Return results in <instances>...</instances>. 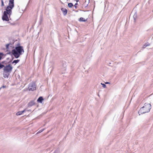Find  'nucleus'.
Instances as JSON below:
<instances>
[{"label": "nucleus", "mask_w": 153, "mask_h": 153, "mask_svg": "<svg viewBox=\"0 0 153 153\" xmlns=\"http://www.w3.org/2000/svg\"><path fill=\"white\" fill-rule=\"evenodd\" d=\"M101 84L102 85V86L104 88H105L106 87V85L105 84L102 83H101Z\"/></svg>", "instance_id": "4be33fe9"}, {"label": "nucleus", "mask_w": 153, "mask_h": 153, "mask_svg": "<svg viewBox=\"0 0 153 153\" xmlns=\"http://www.w3.org/2000/svg\"><path fill=\"white\" fill-rule=\"evenodd\" d=\"M62 3L63 4L64 2H65L67 0H60Z\"/></svg>", "instance_id": "412c9836"}, {"label": "nucleus", "mask_w": 153, "mask_h": 153, "mask_svg": "<svg viewBox=\"0 0 153 153\" xmlns=\"http://www.w3.org/2000/svg\"><path fill=\"white\" fill-rule=\"evenodd\" d=\"M150 45L149 43H146L144 45H143V48H145L146 47L149 46Z\"/></svg>", "instance_id": "ddd939ff"}, {"label": "nucleus", "mask_w": 153, "mask_h": 153, "mask_svg": "<svg viewBox=\"0 0 153 153\" xmlns=\"http://www.w3.org/2000/svg\"><path fill=\"white\" fill-rule=\"evenodd\" d=\"M1 6H3L4 5V2H3V0H1Z\"/></svg>", "instance_id": "5701e85b"}, {"label": "nucleus", "mask_w": 153, "mask_h": 153, "mask_svg": "<svg viewBox=\"0 0 153 153\" xmlns=\"http://www.w3.org/2000/svg\"><path fill=\"white\" fill-rule=\"evenodd\" d=\"M79 21L85 22L86 21V20H85V19L82 17H81L79 19Z\"/></svg>", "instance_id": "4468645a"}, {"label": "nucleus", "mask_w": 153, "mask_h": 153, "mask_svg": "<svg viewBox=\"0 0 153 153\" xmlns=\"http://www.w3.org/2000/svg\"><path fill=\"white\" fill-rule=\"evenodd\" d=\"M1 89V88H0V90Z\"/></svg>", "instance_id": "cd10ccee"}, {"label": "nucleus", "mask_w": 153, "mask_h": 153, "mask_svg": "<svg viewBox=\"0 0 153 153\" xmlns=\"http://www.w3.org/2000/svg\"><path fill=\"white\" fill-rule=\"evenodd\" d=\"M44 129H42L41 130H39V131H38L36 133V134H38L39 133H40L41 132H42L43 131H44Z\"/></svg>", "instance_id": "aec40b11"}, {"label": "nucleus", "mask_w": 153, "mask_h": 153, "mask_svg": "<svg viewBox=\"0 0 153 153\" xmlns=\"http://www.w3.org/2000/svg\"><path fill=\"white\" fill-rule=\"evenodd\" d=\"M4 54L2 53H0V60H1Z\"/></svg>", "instance_id": "f3484780"}, {"label": "nucleus", "mask_w": 153, "mask_h": 153, "mask_svg": "<svg viewBox=\"0 0 153 153\" xmlns=\"http://www.w3.org/2000/svg\"><path fill=\"white\" fill-rule=\"evenodd\" d=\"M3 71H7L11 72L12 71L13 67L10 64L4 67Z\"/></svg>", "instance_id": "20e7f679"}, {"label": "nucleus", "mask_w": 153, "mask_h": 153, "mask_svg": "<svg viewBox=\"0 0 153 153\" xmlns=\"http://www.w3.org/2000/svg\"><path fill=\"white\" fill-rule=\"evenodd\" d=\"M44 100L42 97H40L37 99V101L40 103H42V101Z\"/></svg>", "instance_id": "9b49d317"}, {"label": "nucleus", "mask_w": 153, "mask_h": 153, "mask_svg": "<svg viewBox=\"0 0 153 153\" xmlns=\"http://www.w3.org/2000/svg\"><path fill=\"white\" fill-rule=\"evenodd\" d=\"M4 67V65L0 63V69Z\"/></svg>", "instance_id": "6ab92c4d"}, {"label": "nucleus", "mask_w": 153, "mask_h": 153, "mask_svg": "<svg viewBox=\"0 0 153 153\" xmlns=\"http://www.w3.org/2000/svg\"><path fill=\"white\" fill-rule=\"evenodd\" d=\"M151 108V105L150 104L145 103L144 106L139 110L138 113L140 115V114H143L149 112Z\"/></svg>", "instance_id": "7ed1b4c3"}, {"label": "nucleus", "mask_w": 153, "mask_h": 153, "mask_svg": "<svg viewBox=\"0 0 153 153\" xmlns=\"http://www.w3.org/2000/svg\"><path fill=\"white\" fill-rule=\"evenodd\" d=\"M29 91H33L36 89L35 83L34 82H32L29 84L28 87Z\"/></svg>", "instance_id": "423d86ee"}, {"label": "nucleus", "mask_w": 153, "mask_h": 153, "mask_svg": "<svg viewBox=\"0 0 153 153\" xmlns=\"http://www.w3.org/2000/svg\"><path fill=\"white\" fill-rule=\"evenodd\" d=\"M13 44L11 43H9L8 44H7L6 45V48L7 49H9V47H10V48L13 47Z\"/></svg>", "instance_id": "9d476101"}, {"label": "nucleus", "mask_w": 153, "mask_h": 153, "mask_svg": "<svg viewBox=\"0 0 153 153\" xmlns=\"http://www.w3.org/2000/svg\"><path fill=\"white\" fill-rule=\"evenodd\" d=\"M73 6V4L71 3H69L68 4V6L69 7H71Z\"/></svg>", "instance_id": "dca6fc26"}, {"label": "nucleus", "mask_w": 153, "mask_h": 153, "mask_svg": "<svg viewBox=\"0 0 153 153\" xmlns=\"http://www.w3.org/2000/svg\"><path fill=\"white\" fill-rule=\"evenodd\" d=\"M11 72H9L7 71H4L3 73V77L4 78H8V76L10 75V74Z\"/></svg>", "instance_id": "0eeeda50"}, {"label": "nucleus", "mask_w": 153, "mask_h": 153, "mask_svg": "<svg viewBox=\"0 0 153 153\" xmlns=\"http://www.w3.org/2000/svg\"><path fill=\"white\" fill-rule=\"evenodd\" d=\"M35 104V103L33 101H32L30 102H29L28 104V106L29 107H31Z\"/></svg>", "instance_id": "1a4fd4ad"}, {"label": "nucleus", "mask_w": 153, "mask_h": 153, "mask_svg": "<svg viewBox=\"0 0 153 153\" xmlns=\"http://www.w3.org/2000/svg\"><path fill=\"white\" fill-rule=\"evenodd\" d=\"M6 62V61H2V62H1V63L2 64H4V63H5V62Z\"/></svg>", "instance_id": "a878e982"}, {"label": "nucleus", "mask_w": 153, "mask_h": 153, "mask_svg": "<svg viewBox=\"0 0 153 153\" xmlns=\"http://www.w3.org/2000/svg\"><path fill=\"white\" fill-rule=\"evenodd\" d=\"M24 52L23 47L20 45V44L17 45L15 49L12 51V54L16 58H18Z\"/></svg>", "instance_id": "f03ea898"}, {"label": "nucleus", "mask_w": 153, "mask_h": 153, "mask_svg": "<svg viewBox=\"0 0 153 153\" xmlns=\"http://www.w3.org/2000/svg\"><path fill=\"white\" fill-rule=\"evenodd\" d=\"M14 0H9L8 5L7 7L5 9V11L4 12V14L2 17V19L3 21H8L9 20L7 14L9 16V17L12 13L11 10L14 7Z\"/></svg>", "instance_id": "f257e3e1"}, {"label": "nucleus", "mask_w": 153, "mask_h": 153, "mask_svg": "<svg viewBox=\"0 0 153 153\" xmlns=\"http://www.w3.org/2000/svg\"><path fill=\"white\" fill-rule=\"evenodd\" d=\"M25 110H24L22 111H19L16 113V115H21L22 114V113H23L25 112Z\"/></svg>", "instance_id": "f8f14e48"}, {"label": "nucleus", "mask_w": 153, "mask_h": 153, "mask_svg": "<svg viewBox=\"0 0 153 153\" xmlns=\"http://www.w3.org/2000/svg\"><path fill=\"white\" fill-rule=\"evenodd\" d=\"M20 60L19 59H17L16 60H14L12 62V63H15V64H17L18 63Z\"/></svg>", "instance_id": "2eb2a0df"}, {"label": "nucleus", "mask_w": 153, "mask_h": 153, "mask_svg": "<svg viewBox=\"0 0 153 153\" xmlns=\"http://www.w3.org/2000/svg\"><path fill=\"white\" fill-rule=\"evenodd\" d=\"M77 4H78L77 3L75 4L74 6L75 8H76L77 7L76 5H77Z\"/></svg>", "instance_id": "393cba45"}, {"label": "nucleus", "mask_w": 153, "mask_h": 153, "mask_svg": "<svg viewBox=\"0 0 153 153\" xmlns=\"http://www.w3.org/2000/svg\"><path fill=\"white\" fill-rule=\"evenodd\" d=\"M66 63L65 62H63L62 65V68L61 70V73L63 74L65 73V71L66 70Z\"/></svg>", "instance_id": "39448f33"}, {"label": "nucleus", "mask_w": 153, "mask_h": 153, "mask_svg": "<svg viewBox=\"0 0 153 153\" xmlns=\"http://www.w3.org/2000/svg\"><path fill=\"white\" fill-rule=\"evenodd\" d=\"M5 87H6V86L3 85L0 88H1H1H5Z\"/></svg>", "instance_id": "b1692460"}, {"label": "nucleus", "mask_w": 153, "mask_h": 153, "mask_svg": "<svg viewBox=\"0 0 153 153\" xmlns=\"http://www.w3.org/2000/svg\"><path fill=\"white\" fill-rule=\"evenodd\" d=\"M105 84H110V83L108 82H105Z\"/></svg>", "instance_id": "bb28decb"}, {"label": "nucleus", "mask_w": 153, "mask_h": 153, "mask_svg": "<svg viewBox=\"0 0 153 153\" xmlns=\"http://www.w3.org/2000/svg\"><path fill=\"white\" fill-rule=\"evenodd\" d=\"M62 11L63 15L65 16L66 15L68 12V10L65 8H62L61 9Z\"/></svg>", "instance_id": "6e6552de"}, {"label": "nucleus", "mask_w": 153, "mask_h": 153, "mask_svg": "<svg viewBox=\"0 0 153 153\" xmlns=\"http://www.w3.org/2000/svg\"><path fill=\"white\" fill-rule=\"evenodd\" d=\"M137 14L136 13H135L133 16V18L134 19V21L137 18Z\"/></svg>", "instance_id": "a211bd4d"}]
</instances>
